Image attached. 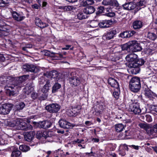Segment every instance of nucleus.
I'll return each instance as SVG.
<instances>
[{
    "label": "nucleus",
    "mask_w": 157,
    "mask_h": 157,
    "mask_svg": "<svg viewBox=\"0 0 157 157\" xmlns=\"http://www.w3.org/2000/svg\"><path fill=\"white\" fill-rule=\"evenodd\" d=\"M126 60L128 62V67L130 68L132 74L136 75L139 73L140 67L143 65L145 61L143 58H138L137 55L131 53L128 55L126 57Z\"/></svg>",
    "instance_id": "nucleus-1"
},
{
    "label": "nucleus",
    "mask_w": 157,
    "mask_h": 157,
    "mask_svg": "<svg viewBox=\"0 0 157 157\" xmlns=\"http://www.w3.org/2000/svg\"><path fill=\"white\" fill-rule=\"evenodd\" d=\"M27 77L26 75H23L18 77L16 78V80L14 84H12L10 88L12 90L7 89L6 92L7 96L10 97L13 96L15 94V90L17 89V90H21L22 87H23L24 83Z\"/></svg>",
    "instance_id": "nucleus-2"
},
{
    "label": "nucleus",
    "mask_w": 157,
    "mask_h": 157,
    "mask_svg": "<svg viewBox=\"0 0 157 157\" xmlns=\"http://www.w3.org/2000/svg\"><path fill=\"white\" fill-rule=\"evenodd\" d=\"M96 101V108H94L93 112L94 115L98 116L102 113L106 108L108 104V101L105 100L104 98L101 97L97 99Z\"/></svg>",
    "instance_id": "nucleus-3"
},
{
    "label": "nucleus",
    "mask_w": 157,
    "mask_h": 157,
    "mask_svg": "<svg viewBox=\"0 0 157 157\" xmlns=\"http://www.w3.org/2000/svg\"><path fill=\"white\" fill-rule=\"evenodd\" d=\"M130 76L132 78L129 83V89L133 92L137 93L140 89L141 82H143L142 81V80H141L140 77L136 76L132 77L131 75H130Z\"/></svg>",
    "instance_id": "nucleus-4"
},
{
    "label": "nucleus",
    "mask_w": 157,
    "mask_h": 157,
    "mask_svg": "<svg viewBox=\"0 0 157 157\" xmlns=\"http://www.w3.org/2000/svg\"><path fill=\"white\" fill-rule=\"evenodd\" d=\"M8 125L10 127H14L16 126H18L21 130L25 131L31 130L33 128L32 126L29 123H26L19 118L8 122Z\"/></svg>",
    "instance_id": "nucleus-5"
},
{
    "label": "nucleus",
    "mask_w": 157,
    "mask_h": 157,
    "mask_svg": "<svg viewBox=\"0 0 157 157\" xmlns=\"http://www.w3.org/2000/svg\"><path fill=\"white\" fill-rule=\"evenodd\" d=\"M119 32V29L117 28H113L111 29L103 34L102 39L104 41L110 40L116 37L117 34Z\"/></svg>",
    "instance_id": "nucleus-6"
},
{
    "label": "nucleus",
    "mask_w": 157,
    "mask_h": 157,
    "mask_svg": "<svg viewBox=\"0 0 157 157\" xmlns=\"http://www.w3.org/2000/svg\"><path fill=\"white\" fill-rule=\"evenodd\" d=\"M36 137L39 140L45 139L48 142L52 141L53 140L49 132L46 130L38 131L36 132Z\"/></svg>",
    "instance_id": "nucleus-7"
},
{
    "label": "nucleus",
    "mask_w": 157,
    "mask_h": 157,
    "mask_svg": "<svg viewBox=\"0 0 157 157\" xmlns=\"http://www.w3.org/2000/svg\"><path fill=\"white\" fill-rule=\"evenodd\" d=\"M13 104L10 103H5L0 106V114L6 115L8 114L12 109Z\"/></svg>",
    "instance_id": "nucleus-8"
},
{
    "label": "nucleus",
    "mask_w": 157,
    "mask_h": 157,
    "mask_svg": "<svg viewBox=\"0 0 157 157\" xmlns=\"http://www.w3.org/2000/svg\"><path fill=\"white\" fill-rule=\"evenodd\" d=\"M129 110L133 112L135 114H140L141 113L140 107V103L138 101H134L129 106Z\"/></svg>",
    "instance_id": "nucleus-9"
},
{
    "label": "nucleus",
    "mask_w": 157,
    "mask_h": 157,
    "mask_svg": "<svg viewBox=\"0 0 157 157\" xmlns=\"http://www.w3.org/2000/svg\"><path fill=\"white\" fill-rule=\"evenodd\" d=\"M34 123L37 126V127L45 129L50 128L52 124V122L48 120L39 121L38 122H34Z\"/></svg>",
    "instance_id": "nucleus-10"
},
{
    "label": "nucleus",
    "mask_w": 157,
    "mask_h": 157,
    "mask_svg": "<svg viewBox=\"0 0 157 157\" xmlns=\"http://www.w3.org/2000/svg\"><path fill=\"white\" fill-rule=\"evenodd\" d=\"M43 53V54L45 56L53 58V59L55 60H59L63 57V55L60 53H55L51 52L50 51L47 50L41 51Z\"/></svg>",
    "instance_id": "nucleus-11"
},
{
    "label": "nucleus",
    "mask_w": 157,
    "mask_h": 157,
    "mask_svg": "<svg viewBox=\"0 0 157 157\" xmlns=\"http://www.w3.org/2000/svg\"><path fill=\"white\" fill-rule=\"evenodd\" d=\"M60 105L57 103H52L46 106V109L50 113H57L60 108Z\"/></svg>",
    "instance_id": "nucleus-12"
},
{
    "label": "nucleus",
    "mask_w": 157,
    "mask_h": 157,
    "mask_svg": "<svg viewBox=\"0 0 157 157\" xmlns=\"http://www.w3.org/2000/svg\"><path fill=\"white\" fill-rule=\"evenodd\" d=\"M69 81L72 87H76L79 86L80 84L81 79L80 77L75 75L70 77Z\"/></svg>",
    "instance_id": "nucleus-13"
},
{
    "label": "nucleus",
    "mask_w": 157,
    "mask_h": 157,
    "mask_svg": "<svg viewBox=\"0 0 157 157\" xmlns=\"http://www.w3.org/2000/svg\"><path fill=\"white\" fill-rule=\"evenodd\" d=\"M59 123L61 128L65 129L72 128L76 126L75 124H71L63 119L60 120L59 122Z\"/></svg>",
    "instance_id": "nucleus-14"
},
{
    "label": "nucleus",
    "mask_w": 157,
    "mask_h": 157,
    "mask_svg": "<svg viewBox=\"0 0 157 157\" xmlns=\"http://www.w3.org/2000/svg\"><path fill=\"white\" fill-rule=\"evenodd\" d=\"M10 26L2 20L0 19V31H1L5 33L4 36H7L9 34Z\"/></svg>",
    "instance_id": "nucleus-15"
},
{
    "label": "nucleus",
    "mask_w": 157,
    "mask_h": 157,
    "mask_svg": "<svg viewBox=\"0 0 157 157\" xmlns=\"http://www.w3.org/2000/svg\"><path fill=\"white\" fill-rule=\"evenodd\" d=\"M131 51L133 52H136L141 51L142 48L140 44L137 43V41L133 40L131 41Z\"/></svg>",
    "instance_id": "nucleus-16"
},
{
    "label": "nucleus",
    "mask_w": 157,
    "mask_h": 157,
    "mask_svg": "<svg viewBox=\"0 0 157 157\" xmlns=\"http://www.w3.org/2000/svg\"><path fill=\"white\" fill-rule=\"evenodd\" d=\"M117 80H119V79L117 78H115L113 77H109L107 80L108 83L113 88H118L120 86Z\"/></svg>",
    "instance_id": "nucleus-17"
},
{
    "label": "nucleus",
    "mask_w": 157,
    "mask_h": 157,
    "mask_svg": "<svg viewBox=\"0 0 157 157\" xmlns=\"http://www.w3.org/2000/svg\"><path fill=\"white\" fill-rule=\"evenodd\" d=\"M11 11H13V10H10V11L13 18L15 20L20 21L23 20L25 18V17L23 16V14L22 12L17 13L16 11L12 12Z\"/></svg>",
    "instance_id": "nucleus-18"
},
{
    "label": "nucleus",
    "mask_w": 157,
    "mask_h": 157,
    "mask_svg": "<svg viewBox=\"0 0 157 157\" xmlns=\"http://www.w3.org/2000/svg\"><path fill=\"white\" fill-rule=\"evenodd\" d=\"M95 10H92L91 12L89 10H83V13L80 12L77 15V17L79 20H82L87 18L89 16L88 15L93 13Z\"/></svg>",
    "instance_id": "nucleus-19"
},
{
    "label": "nucleus",
    "mask_w": 157,
    "mask_h": 157,
    "mask_svg": "<svg viewBox=\"0 0 157 157\" xmlns=\"http://www.w3.org/2000/svg\"><path fill=\"white\" fill-rule=\"evenodd\" d=\"M36 66L31 64H25L23 66V70L27 72H30L33 73H36Z\"/></svg>",
    "instance_id": "nucleus-20"
},
{
    "label": "nucleus",
    "mask_w": 157,
    "mask_h": 157,
    "mask_svg": "<svg viewBox=\"0 0 157 157\" xmlns=\"http://www.w3.org/2000/svg\"><path fill=\"white\" fill-rule=\"evenodd\" d=\"M25 106V104L24 102H20L17 103L14 108V114L18 115V113L21 112Z\"/></svg>",
    "instance_id": "nucleus-21"
},
{
    "label": "nucleus",
    "mask_w": 157,
    "mask_h": 157,
    "mask_svg": "<svg viewBox=\"0 0 157 157\" xmlns=\"http://www.w3.org/2000/svg\"><path fill=\"white\" fill-rule=\"evenodd\" d=\"M99 24L100 28H106L110 27L112 25L113 21L111 20H102L100 21Z\"/></svg>",
    "instance_id": "nucleus-22"
},
{
    "label": "nucleus",
    "mask_w": 157,
    "mask_h": 157,
    "mask_svg": "<svg viewBox=\"0 0 157 157\" xmlns=\"http://www.w3.org/2000/svg\"><path fill=\"white\" fill-rule=\"evenodd\" d=\"M136 32L134 31L127 30L121 33L119 35V37L122 38H129L132 36Z\"/></svg>",
    "instance_id": "nucleus-23"
},
{
    "label": "nucleus",
    "mask_w": 157,
    "mask_h": 157,
    "mask_svg": "<svg viewBox=\"0 0 157 157\" xmlns=\"http://www.w3.org/2000/svg\"><path fill=\"white\" fill-rule=\"evenodd\" d=\"M35 22L36 26L42 29L47 27L49 26L47 23L43 22L38 17H36Z\"/></svg>",
    "instance_id": "nucleus-24"
},
{
    "label": "nucleus",
    "mask_w": 157,
    "mask_h": 157,
    "mask_svg": "<svg viewBox=\"0 0 157 157\" xmlns=\"http://www.w3.org/2000/svg\"><path fill=\"white\" fill-rule=\"evenodd\" d=\"M94 3V2L93 0H87L86 1H83L82 2V4L83 6L86 7V8H85V10L86 9H90V10H95L93 6H91L90 5H92Z\"/></svg>",
    "instance_id": "nucleus-25"
},
{
    "label": "nucleus",
    "mask_w": 157,
    "mask_h": 157,
    "mask_svg": "<svg viewBox=\"0 0 157 157\" xmlns=\"http://www.w3.org/2000/svg\"><path fill=\"white\" fill-rule=\"evenodd\" d=\"M129 150L128 145L126 144H121L120 146L119 150V154L122 156H124L126 155L125 151Z\"/></svg>",
    "instance_id": "nucleus-26"
},
{
    "label": "nucleus",
    "mask_w": 157,
    "mask_h": 157,
    "mask_svg": "<svg viewBox=\"0 0 157 157\" xmlns=\"http://www.w3.org/2000/svg\"><path fill=\"white\" fill-rule=\"evenodd\" d=\"M111 93L113 97L115 100H117L119 98L121 93L120 87L118 88H114L113 90L111 91Z\"/></svg>",
    "instance_id": "nucleus-27"
},
{
    "label": "nucleus",
    "mask_w": 157,
    "mask_h": 157,
    "mask_svg": "<svg viewBox=\"0 0 157 157\" xmlns=\"http://www.w3.org/2000/svg\"><path fill=\"white\" fill-rule=\"evenodd\" d=\"M34 136V132H27L24 136L25 140L28 142H31L33 139Z\"/></svg>",
    "instance_id": "nucleus-28"
},
{
    "label": "nucleus",
    "mask_w": 157,
    "mask_h": 157,
    "mask_svg": "<svg viewBox=\"0 0 157 157\" xmlns=\"http://www.w3.org/2000/svg\"><path fill=\"white\" fill-rule=\"evenodd\" d=\"M135 5L132 2L125 3L122 6L121 9H123L125 10H133L135 8Z\"/></svg>",
    "instance_id": "nucleus-29"
},
{
    "label": "nucleus",
    "mask_w": 157,
    "mask_h": 157,
    "mask_svg": "<svg viewBox=\"0 0 157 157\" xmlns=\"http://www.w3.org/2000/svg\"><path fill=\"white\" fill-rule=\"evenodd\" d=\"M131 41H130L127 43L121 45L120 47L121 51H126L127 52L131 51Z\"/></svg>",
    "instance_id": "nucleus-30"
},
{
    "label": "nucleus",
    "mask_w": 157,
    "mask_h": 157,
    "mask_svg": "<svg viewBox=\"0 0 157 157\" xmlns=\"http://www.w3.org/2000/svg\"><path fill=\"white\" fill-rule=\"evenodd\" d=\"M58 75V72L56 71L53 70L48 72L47 76L50 78H56Z\"/></svg>",
    "instance_id": "nucleus-31"
},
{
    "label": "nucleus",
    "mask_w": 157,
    "mask_h": 157,
    "mask_svg": "<svg viewBox=\"0 0 157 157\" xmlns=\"http://www.w3.org/2000/svg\"><path fill=\"white\" fill-rule=\"evenodd\" d=\"M33 88L31 86L27 85L23 88L22 91L25 94L29 95L33 90Z\"/></svg>",
    "instance_id": "nucleus-32"
},
{
    "label": "nucleus",
    "mask_w": 157,
    "mask_h": 157,
    "mask_svg": "<svg viewBox=\"0 0 157 157\" xmlns=\"http://www.w3.org/2000/svg\"><path fill=\"white\" fill-rule=\"evenodd\" d=\"M132 25L134 29H139L142 27L143 23L140 21L136 20L133 23Z\"/></svg>",
    "instance_id": "nucleus-33"
},
{
    "label": "nucleus",
    "mask_w": 157,
    "mask_h": 157,
    "mask_svg": "<svg viewBox=\"0 0 157 157\" xmlns=\"http://www.w3.org/2000/svg\"><path fill=\"white\" fill-rule=\"evenodd\" d=\"M69 113L70 116L75 117L78 115V109L77 108H72L70 109Z\"/></svg>",
    "instance_id": "nucleus-34"
},
{
    "label": "nucleus",
    "mask_w": 157,
    "mask_h": 157,
    "mask_svg": "<svg viewBox=\"0 0 157 157\" xmlns=\"http://www.w3.org/2000/svg\"><path fill=\"white\" fill-rule=\"evenodd\" d=\"M11 157H21V152L17 148L16 149L12 151Z\"/></svg>",
    "instance_id": "nucleus-35"
},
{
    "label": "nucleus",
    "mask_w": 157,
    "mask_h": 157,
    "mask_svg": "<svg viewBox=\"0 0 157 157\" xmlns=\"http://www.w3.org/2000/svg\"><path fill=\"white\" fill-rule=\"evenodd\" d=\"M61 87V85L58 82H56L52 87V92L54 93L58 92V90Z\"/></svg>",
    "instance_id": "nucleus-36"
},
{
    "label": "nucleus",
    "mask_w": 157,
    "mask_h": 157,
    "mask_svg": "<svg viewBox=\"0 0 157 157\" xmlns=\"http://www.w3.org/2000/svg\"><path fill=\"white\" fill-rule=\"evenodd\" d=\"M19 149L23 152H26L30 150V148L27 145L22 144L19 146Z\"/></svg>",
    "instance_id": "nucleus-37"
},
{
    "label": "nucleus",
    "mask_w": 157,
    "mask_h": 157,
    "mask_svg": "<svg viewBox=\"0 0 157 157\" xmlns=\"http://www.w3.org/2000/svg\"><path fill=\"white\" fill-rule=\"evenodd\" d=\"M138 126L141 128L144 129L146 131H148V133L149 132V130L151 128L147 124H144L143 123H140L139 124Z\"/></svg>",
    "instance_id": "nucleus-38"
},
{
    "label": "nucleus",
    "mask_w": 157,
    "mask_h": 157,
    "mask_svg": "<svg viewBox=\"0 0 157 157\" xmlns=\"http://www.w3.org/2000/svg\"><path fill=\"white\" fill-rule=\"evenodd\" d=\"M147 38L152 40H155L157 37V35L153 33L148 32L147 34Z\"/></svg>",
    "instance_id": "nucleus-39"
},
{
    "label": "nucleus",
    "mask_w": 157,
    "mask_h": 157,
    "mask_svg": "<svg viewBox=\"0 0 157 157\" xmlns=\"http://www.w3.org/2000/svg\"><path fill=\"white\" fill-rule=\"evenodd\" d=\"M55 9L63 10H72L73 8L72 6H56L55 7Z\"/></svg>",
    "instance_id": "nucleus-40"
},
{
    "label": "nucleus",
    "mask_w": 157,
    "mask_h": 157,
    "mask_svg": "<svg viewBox=\"0 0 157 157\" xmlns=\"http://www.w3.org/2000/svg\"><path fill=\"white\" fill-rule=\"evenodd\" d=\"M124 128V126L122 124H119L115 125V129L117 132H121Z\"/></svg>",
    "instance_id": "nucleus-41"
},
{
    "label": "nucleus",
    "mask_w": 157,
    "mask_h": 157,
    "mask_svg": "<svg viewBox=\"0 0 157 157\" xmlns=\"http://www.w3.org/2000/svg\"><path fill=\"white\" fill-rule=\"evenodd\" d=\"M50 83L47 81L45 84L44 86L42 89L41 91L43 93H47L49 90Z\"/></svg>",
    "instance_id": "nucleus-42"
},
{
    "label": "nucleus",
    "mask_w": 157,
    "mask_h": 157,
    "mask_svg": "<svg viewBox=\"0 0 157 157\" xmlns=\"http://www.w3.org/2000/svg\"><path fill=\"white\" fill-rule=\"evenodd\" d=\"M91 151L90 152H86L84 153L82 155L81 157L82 156V157H91L92 156H95V155L96 154L95 152H93L92 151V149L91 148Z\"/></svg>",
    "instance_id": "nucleus-43"
},
{
    "label": "nucleus",
    "mask_w": 157,
    "mask_h": 157,
    "mask_svg": "<svg viewBox=\"0 0 157 157\" xmlns=\"http://www.w3.org/2000/svg\"><path fill=\"white\" fill-rule=\"evenodd\" d=\"M154 133H157V124L154 125L153 128L149 130V134L150 135H154Z\"/></svg>",
    "instance_id": "nucleus-44"
},
{
    "label": "nucleus",
    "mask_w": 157,
    "mask_h": 157,
    "mask_svg": "<svg viewBox=\"0 0 157 157\" xmlns=\"http://www.w3.org/2000/svg\"><path fill=\"white\" fill-rule=\"evenodd\" d=\"M99 22L96 20L92 21L90 23V26L92 28H96L98 25L99 27Z\"/></svg>",
    "instance_id": "nucleus-45"
},
{
    "label": "nucleus",
    "mask_w": 157,
    "mask_h": 157,
    "mask_svg": "<svg viewBox=\"0 0 157 157\" xmlns=\"http://www.w3.org/2000/svg\"><path fill=\"white\" fill-rule=\"evenodd\" d=\"M107 12L105 14H103V15H104L107 17H112L114 16L115 15V14L114 12H109V10H106ZM111 11L113 10H110Z\"/></svg>",
    "instance_id": "nucleus-46"
},
{
    "label": "nucleus",
    "mask_w": 157,
    "mask_h": 157,
    "mask_svg": "<svg viewBox=\"0 0 157 157\" xmlns=\"http://www.w3.org/2000/svg\"><path fill=\"white\" fill-rule=\"evenodd\" d=\"M141 108H140L141 113L143 114L146 113L147 112V108L146 107V105L145 104H143L141 105Z\"/></svg>",
    "instance_id": "nucleus-47"
},
{
    "label": "nucleus",
    "mask_w": 157,
    "mask_h": 157,
    "mask_svg": "<svg viewBox=\"0 0 157 157\" xmlns=\"http://www.w3.org/2000/svg\"><path fill=\"white\" fill-rule=\"evenodd\" d=\"M149 109L150 112L152 113V112H155L157 113V105H151L149 107Z\"/></svg>",
    "instance_id": "nucleus-48"
},
{
    "label": "nucleus",
    "mask_w": 157,
    "mask_h": 157,
    "mask_svg": "<svg viewBox=\"0 0 157 157\" xmlns=\"http://www.w3.org/2000/svg\"><path fill=\"white\" fill-rule=\"evenodd\" d=\"M112 3L113 6L116 7V8H115V9H121L120 6H119V4L117 1L116 0H113L112 1Z\"/></svg>",
    "instance_id": "nucleus-49"
},
{
    "label": "nucleus",
    "mask_w": 157,
    "mask_h": 157,
    "mask_svg": "<svg viewBox=\"0 0 157 157\" xmlns=\"http://www.w3.org/2000/svg\"><path fill=\"white\" fill-rule=\"evenodd\" d=\"M74 47L72 46L71 45L67 44L65 45V47L62 48L63 50H67L70 49V50H73V49Z\"/></svg>",
    "instance_id": "nucleus-50"
},
{
    "label": "nucleus",
    "mask_w": 157,
    "mask_h": 157,
    "mask_svg": "<svg viewBox=\"0 0 157 157\" xmlns=\"http://www.w3.org/2000/svg\"><path fill=\"white\" fill-rule=\"evenodd\" d=\"M144 118H145L146 121L148 122H151L152 121L151 116L149 114L146 115Z\"/></svg>",
    "instance_id": "nucleus-51"
},
{
    "label": "nucleus",
    "mask_w": 157,
    "mask_h": 157,
    "mask_svg": "<svg viewBox=\"0 0 157 157\" xmlns=\"http://www.w3.org/2000/svg\"><path fill=\"white\" fill-rule=\"evenodd\" d=\"M38 97V94L36 93L33 92L31 94V97L33 100L36 99Z\"/></svg>",
    "instance_id": "nucleus-52"
},
{
    "label": "nucleus",
    "mask_w": 157,
    "mask_h": 157,
    "mask_svg": "<svg viewBox=\"0 0 157 157\" xmlns=\"http://www.w3.org/2000/svg\"><path fill=\"white\" fill-rule=\"evenodd\" d=\"M147 2V0H140L138 4L140 6H143Z\"/></svg>",
    "instance_id": "nucleus-53"
},
{
    "label": "nucleus",
    "mask_w": 157,
    "mask_h": 157,
    "mask_svg": "<svg viewBox=\"0 0 157 157\" xmlns=\"http://www.w3.org/2000/svg\"><path fill=\"white\" fill-rule=\"evenodd\" d=\"M130 136V133L129 131L126 130L125 131L124 133H123L122 135V138H125L126 136Z\"/></svg>",
    "instance_id": "nucleus-54"
},
{
    "label": "nucleus",
    "mask_w": 157,
    "mask_h": 157,
    "mask_svg": "<svg viewBox=\"0 0 157 157\" xmlns=\"http://www.w3.org/2000/svg\"><path fill=\"white\" fill-rule=\"evenodd\" d=\"M48 6L47 2L45 1H42V7L44 9H46Z\"/></svg>",
    "instance_id": "nucleus-55"
},
{
    "label": "nucleus",
    "mask_w": 157,
    "mask_h": 157,
    "mask_svg": "<svg viewBox=\"0 0 157 157\" xmlns=\"http://www.w3.org/2000/svg\"><path fill=\"white\" fill-rule=\"evenodd\" d=\"M102 4L105 6L109 5L110 4L109 0H104L102 2Z\"/></svg>",
    "instance_id": "nucleus-56"
},
{
    "label": "nucleus",
    "mask_w": 157,
    "mask_h": 157,
    "mask_svg": "<svg viewBox=\"0 0 157 157\" xmlns=\"http://www.w3.org/2000/svg\"><path fill=\"white\" fill-rule=\"evenodd\" d=\"M105 10H98L96 13V16H97L101 15L102 13H104Z\"/></svg>",
    "instance_id": "nucleus-57"
},
{
    "label": "nucleus",
    "mask_w": 157,
    "mask_h": 157,
    "mask_svg": "<svg viewBox=\"0 0 157 157\" xmlns=\"http://www.w3.org/2000/svg\"><path fill=\"white\" fill-rule=\"evenodd\" d=\"M85 124L87 126H89L93 124V123L92 121H87L85 122Z\"/></svg>",
    "instance_id": "nucleus-58"
},
{
    "label": "nucleus",
    "mask_w": 157,
    "mask_h": 157,
    "mask_svg": "<svg viewBox=\"0 0 157 157\" xmlns=\"http://www.w3.org/2000/svg\"><path fill=\"white\" fill-rule=\"evenodd\" d=\"M83 60H86V61H83V63L87 64H89L90 63V61L87 60L86 56L83 58Z\"/></svg>",
    "instance_id": "nucleus-59"
},
{
    "label": "nucleus",
    "mask_w": 157,
    "mask_h": 157,
    "mask_svg": "<svg viewBox=\"0 0 157 157\" xmlns=\"http://www.w3.org/2000/svg\"><path fill=\"white\" fill-rule=\"evenodd\" d=\"M32 8L36 9H39V6L37 4H34L32 5Z\"/></svg>",
    "instance_id": "nucleus-60"
},
{
    "label": "nucleus",
    "mask_w": 157,
    "mask_h": 157,
    "mask_svg": "<svg viewBox=\"0 0 157 157\" xmlns=\"http://www.w3.org/2000/svg\"><path fill=\"white\" fill-rule=\"evenodd\" d=\"M129 147H132L133 149L138 150L139 149V146H136L134 145H129Z\"/></svg>",
    "instance_id": "nucleus-61"
},
{
    "label": "nucleus",
    "mask_w": 157,
    "mask_h": 157,
    "mask_svg": "<svg viewBox=\"0 0 157 157\" xmlns=\"http://www.w3.org/2000/svg\"><path fill=\"white\" fill-rule=\"evenodd\" d=\"M69 155L68 152H63V153L62 154L61 156L62 157H67V155Z\"/></svg>",
    "instance_id": "nucleus-62"
},
{
    "label": "nucleus",
    "mask_w": 157,
    "mask_h": 157,
    "mask_svg": "<svg viewBox=\"0 0 157 157\" xmlns=\"http://www.w3.org/2000/svg\"><path fill=\"white\" fill-rule=\"evenodd\" d=\"M7 4L6 3H5L3 2L0 1V7H4L6 6Z\"/></svg>",
    "instance_id": "nucleus-63"
},
{
    "label": "nucleus",
    "mask_w": 157,
    "mask_h": 157,
    "mask_svg": "<svg viewBox=\"0 0 157 157\" xmlns=\"http://www.w3.org/2000/svg\"><path fill=\"white\" fill-rule=\"evenodd\" d=\"M47 98V96L45 94H42L40 97V99L42 100H44Z\"/></svg>",
    "instance_id": "nucleus-64"
}]
</instances>
